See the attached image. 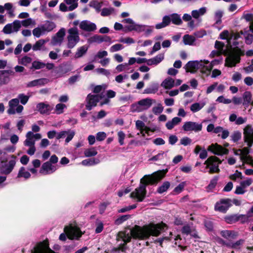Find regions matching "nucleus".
<instances>
[{
  "label": "nucleus",
  "mask_w": 253,
  "mask_h": 253,
  "mask_svg": "<svg viewBox=\"0 0 253 253\" xmlns=\"http://www.w3.org/2000/svg\"><path fill=\"white\" fill-rule=\"evenodd\" d=\"M166 224L162 223H150L143 226L136 225L135 227L130 231V233H126L124 232H120L118 234V240H122L125 244L130 241L131 237L142 240L148 239L151 236H159Z\"/></svg>",
  "instance_id": "nucleus-1"
},
{
  "label": "nucleus",
  "mask_w": 253,
  "mask_h": 253,
  "mask_svg": "<svg viewBox=\"0 0 253 253\" xmlns=\"http://www.w3.org/2000/svg\"><path fill=\"white\" fill-rule=\"evenodd\" d=\"M164 176L161 171H158L150 175H145L140 180V184L138 188L131 192L130 196L132 198H136L138 202H141L145 197L146 186L149 184H154L160 180Z\"/></svg>",
  "instance_id": "nucleus-2"
},
{
  "label": "nucleus",
  "mask_w": 253,
  "mask_h": 253,
  "mask_svg": "<svg viewBox=\"0 0 253 253\" xmlns=\"http://www.w3.org/2000/svg\"><path fill=\"white\" fill-rule=\"evenodd\" d=\"M29 99V96L23 93L18 94L17 98L12 99L9 101L7 113L9 115H14L16 113H21L23 111L24 107L23 106L19 105V102L22 104L25 105Z\"/></svg>",
  "instance_id": "nucleus-3"
},
{
  "label": "nucleus",
  "mask_w": 253,
  "mask_h": 253,
  "mask_svg": "<svg viewBox=\"0 0 253 253\" xmlns=\"http://www.w3.org/2000/svg\"><path fill=\"white\" fill-rule=\"evenodd\" d=\"M171 22L174 25H180L182 23V20L180 15L176 13L165 15L163 17L162 22L157 24L155 28L157 29L165 28L169 25Z\"/></svg>",
  "instance_id": "nucleus-4"
},
{
  "label": "nucleus",
  "mask_w": 253,
  "mask_h": 253,
  "mask_svg": "<svg viewBox=\"0 0 253 253\" xmlns=\"http://www.w3.org/2000/svg\"><path fill=\"white\" fill-rule=\"evenodd\" d=\"M8 159L6 162L0 160V173L3 175L9 174L15 167L17 160L16 156L11 155L9 156Z\"/></svg>",
  "instance_id": "nucleus-5"
},
{
  "label": "nucleus",
  "mask_w": 253,
  "mask_h": 253,
  "mask_svg": "<svg viewBox=\"0 0 253 253\" xmlns=\"http://www.w3.org/2000/svg\"><path fill=\"white\" fill-rule=\"evenodd\" d=\"M244 54V52L241 49L238 47L233 48L225 59V66L228 67L235 66L237 63L240 62V56Z\"/></svg>",
  "instance_id": "nucleus-6"
},
{
  "label": "nucleus",
  "mask_w": 253,
  "mask_h": 253,
  "mask_svg": "<svg viewBox=\"0 0 253 253\" xmlns=\"http://www.w3.org/2000/svg\"><path fill=\"white\" fill-rule=\"evenodd\" d=\"M65 233H61L59 237L60 240L66 241L67 237L71 240L79 239L82 236V233L80 230L76 227L72 226H65L64 229Z\"/></svg>",
  "instance_id": "nucleus-7"
},
{
  "label": "nucleus",
  "mask_w": 253,
  "mask_h": 253,
  "mask_svg": "<svg viewBox=\"0 0 253 253\" xmlns=\"http://www.w3.org/2000/svg\"><path fill=\"white\" fill-rule=\"evenodd\" d=\"M55 27L56 25L53 22L47 20L43 24L35 28L33 30V34L35 37L39 38L41 36L52 31Z\"/></svg>",
  "instance_id": "nucleus-8"
},
{
  "label": "nucleus",
  "mask_w": 253,
  "mask_h": 253,
  "mask_svg": "<svg viewBox=\"0 0 253 253\" xmlns=\"http://www.w3.org/2000/svg\"><path fill=\"white\" fill-rule=\"evenodd\" d=\"M155 102V100L150 98L142 99L137 103L132 104L131 109L134 112H141L148 110Z\"/></svg>",
  "instance_id": "nucleus-9"
},
{
  "label": "nucleus",
  "mask_w": 253,
  "mask_h": 253,
  "mask_svg": "<svg viewBox=\"0 0 253 253\" xmlns=\"http://www.w3.org/2000/svg\"><path fill=\"white\" fill-rule=\"evenodd\" d=\"M68 35L67 37V47L72 49L80 42V38L78 29L76 27L70 28L68 30Z\"/></svg>",
  "instance_id": "nucleus-10"
},
{
  "label": "nucleus",
  "mask_w": 253,
  "mask_h": 253,
  "mask_svg": "<svg viewBox=\"0 0 253 253\" xmlns=\"http://www.w3.org/2000/svg\"><path fill=\"white\" fill-rule=\"evenodd\" d=\"M222 163V161L215 156L209 157L205 162L206 165V169H209L208 172L211 173H219L220 169L219 166Z\"/></svg>",
  "instance_id": "nucleus-11"
},
{
  "label": "nucleus",
  "mask_w": 253,
  "mask_h": 253,
  "mask_svg": "<svg viewBox=\"0 0 253 253\" xmlns=\"http://www.w3.org/2000/svg\"><path fill=\"white\" fill-rule=\"evenodd\" d=\"M209 61L207 60L200 61H190L185 65V68L187 72L194 73L197 69H200L203 72L206 73L205 71V64H208Z\"/></svg>",
  "instance_id": "nucleus-12"
},
{
  "label": "nucleus",
  "mask_w": 253,
  "mask_h": 253,
  "mask_svg": "<svg viewBox=\"0 0 253 253\" xmlns=\"http://www.w3.org/2000/svg\"><path fill=\"white\" fill-rule=\"evenodd\" d=\"M104 96L103 93L96 95L88 94L86 98V109L89 111L91 110L93 107L96 106L97 102L103 98Z\"/></svg>",
  "instance_id": "nucleus-13"
},
{
  "label": "nucleus",
  "mask_w": 253,
  "mask_h": 253,
  "mask_svg": "<svg viewBox=\"0 0 253 253\" xmlns=\"http://www.w3.org/2000/svg\"><path fill=\"white\" fill-rule=\"evenodd\" d=\"M244 140L248 146L251 147L253 144V127L247 125L243 129Z\"/></svg>",
  "instance_id": "nucleus-14"
},
{
  "label": "nucleus",
  "mask_w": 253,
  "mask_h": 253,
  "mask_svg": "<svg viewBox=\"0 0 253 253\" xmlns=\"http://www.w3.org/2000/svg\"><path fill=\"white\" fill-rule=\"evenodd\" d=\"M20 29L19 20H15L12 23L7 24L3 27L2 32L5 34L17 33Z\"/></svg>",
  "instance_id": "nucleus-15"
},
{
  "label": "nucleus",
  "mask_w": 253,
  "mask_h": 253,
  "mask_svg": "<svg viewBox=\"0 0 253 253\" xmlns=\"http://www.w3.org/2000/svg\"><path fill=\"white\" fill-rule=\"evenodd\" d=\"M182 129L186 132L194 131L198 132L202 129V124L195 122L188 121L184 123Z\"/></svg>",
  "instance_id": "nucleus-16"
},
{
  "label": "nucleus",
  "mask_w": 253,
  "mask_h": 253,
  "mask_svg": "<svg viewBox=\"0 0 253 253\" xmlns=\"http://www.w3.org/2000/svg\"><path fill=\"white\" fill-rule=\"evenodd\" d=\"M26 139L24 141V145L26 146L35 145L36 140H39L42 138L40 133L34 134L32 131H29L26 134Z\"/></svg>",
  "instance_id": "nucleus-17"
},
{
  "label": "nucleus",
  "mask_w": 253,
  "mask_h": 253,
  "mask_svg": "<svg viewBox=\"0 0 253 253\" xmlns=\"http://www.w3.org/2000/svg\"><path fill=\"white\" fill-rule=\"evenodd\" d=\"M208 151L211 152L214 155L222 156L228 153V150L223 148L217 143L211 144L208 147Z\"/></svg>",
  "instance_id": "nucleus-18"
},
{
  "label": "nucleus",
  "mask_w": 253,
  "mask_h": 253,
  "mask_svg": "<svg viewBox=\"0 0 253 253\" xmlns=\"http://www.w3.org/2000/svg\"><path fill=\"white\" fill-rule=\"evenodd\" d=\"M65 36V29L61 28L56 34L52 37L51 44L53 46L60 45L64 40Z\"/></svg>",
  "instance_id": "nucleus-19"
},
{
  "label": "nucleus",
  "mask_w": 253,
  "mask_h": 253,
  "mask_svg": "<svg viewBox=\"0 0 253 253\" xmlns=\"http://www.w3.org/2000/svg\"><path fill=\"white\" fill-rule=\"evenodd\" d=\"M231 200L229 199H222L215 205V210L221 212H225L231 206Z\"/></svg>",
  "instance_id": "nucleus-20"
},
{
  "label": "nucleus",
  "mask_w": 253,
  "mask_h": 253,
  "mask_svg": "<svg viewBox=\"0 0 253 253\" xmlns=\"http://www.w3.org/2000/svg\"><path fill=\"white\" fill-rule=\"evenodd\" d=\"M14 72L11 70H0V85L8 84L10 81V76H13Z\"/></svg>",
  "instance_id": "nucleus-21"
},
{
  "label": "nucleus",
  "mask_w": 253,
  "mask_h": 253,
  "mask_svg": "<svg viewBox=\"0 0 253 253\" xmlns=\"http://www.w3.org/2000/svg\"><path fill=\"white\" fill-rule=\"evenodd\" d=\"M75 134V132L73 130L67 129L66 130H62L57 133L56 139H60L67 137L65 139V142L68 143L73 139Z\"/></svg>",
  "instance_id": "nucleus-22"
},
{
  "label": "nucleus",
  "mask_w": 253,
  "mask_h": 253,
  "mask_svg": "<svg viewBox=\"0 0 253 253\" xmlns=\"http://www.w3.org/2000/svg\"><path fill=\"white\" fill-rule=\"evenodd\" d=\"M57 169L56 166L52 165L50 162L43 163L40 170V172L43 175L51 174Z\"/></svg>",
  "instance_id": "nucleus-23"
},
{
  "label": "nucleus",
  "mask_w": 253,
  "mask_h": 253,
  "mask_svg": "<svg viewBox=\"0 0 253 253\" xmlns=\"http://www.w3.org/2000/svg\"><path fill=\"white\" fill-rule=\"evenodd\" d=\"M80 28L85 31L92 32L96 29V26L95 23L90 21L84 20L81 22Z\"/></svg>",
  "instance_id": "nucleus-24"
},
{
  "label": "nucleus",
  "mask_w": 253,
  "mask_h": 253,
  "mask_svg": "<svg viewBox=\"0 0 253 253\" xmlns=\"http://www.w3.org/2000/svg\"><path fill=\"white\" fill-rule=\"evenodd\" d=\"M207 11L206 7H202L198 9L193 10L191 11L192 17L198 22L202 21L201 17L205 15Z\"/></svg>",
  "instance_id": "nucleus-25"
},
{
  "label": "nucleus",
  "mask_w": 253,
  "mask_h": 253,
  "mask_svg": "<svg viewBox=\"0 0 253 253\" xmlns=\"http://www.w3.org/2000/svg\"><path fill=\"white\" fill-rule=\"evenodd\" d=\"M243 34L246 43L248 44H251L253 42V22L251 24L249 30L245 31Z\"/></svg>",
  "instance_id": "nucleus-26"
},
{
  "label": "nucleus",
  "mask_w": 253,
  "mask_h": 253,
  "mask_svg": "<svg viewBox=\"0 0 253 253\" xmlns=\"http://www.w3.org/2000/svg\"><path fill=\"white\" fill-rule=\"evenodd\" d=\"M164 54L163 53H161L151 59H148L147 61V64L149 66H156L161 62L164 60Z\"/></svg>",
  "instance_id": "nucleus-27"
},
{
  "label": "nucleus",
  "mask_w": 253,
  "mask_h": 253,
  "mask_svg": "<svg viewBox=\"0 0 253 253\" xmlns=\"http://www.w3.org/2000/svg\"><path fill=\"white\" fill-rule=\"evenodd\" d=\"M138 33L144 32L146 34L149 35L152 31V28L150 26L144 25L137 24L136 23L134 30Z\"/></svg>",
  "instance_id": "nucleus-28"
},
{
  "label": "nucleus",
  "mask_w": 253,
  "mask_h": 253,
  "mask_svg": "<svg viewBox=\"0 0 253 253\" xmlns=\"http://www.w3.org/2000/svg\"><path fill=\"white\" fill-rule=\"evenodd\" d=\"M161 86L165 89H170L175 86V81L170 77H168L163 81Z\"/></svg>",
  "instance_id": "nucleus-29"
},
{
  "label": "nucleus",
  "mask_w": 253,
  "mask_h": 253,
  "mask_svg": "<svg viewBox=\"0 0 253 253\" xmlns=\"http://www.w3.org/2000/svg\"><path fill=\"white\" fill-rule=\"evenodd\" d=\"M36 107L37 109L42 114H47L52 109V107L48 104L42 102L38 103Z\"/></svg>",
  "instance_id": "nucleus-30"
},
{
  "label": "nucleus",
  "mask_w": 253,
  "mask_h": 253,
  "mask_svg": "<svg viewBox=\"0 0 253 253\" xmlns=\"http://www.w3.org/2000/svg\"><path fill=\"white\" fill-rule=\"evenodd\" d=\"M87 50L88 46L86 45H83L78 47L75 53L74 58L78 59L82 57L86 53Z\"/></svg>",
  "instance_id": "nucleus-31"
},
{
  "label": "nucleus",
  "mask_w": 253,
  "mask_h": 253,
  "mask_svg": "<svg viewBox=\"0 0 253 253\" xmlns=\"http://www.w3.org/2000/svg\"><path fill=\"white\" fill-rule=\"evenodd\" d=\"M46 83L47 80L46 79H39L29 82L27 84V86L31 87L36 86H41L45 84Z\"/></svg>",
  "instance_id": "nucleus-32"
},
{
  "label": "nucleus",
  "mask_w": 253,
  "mask_h": 253,
  "mask_svg": "<svg viewBox=\"0 0 253 253\" xmlns=\"http://www.w3.org/2000/svg\"><path fill=\"white\" fill-rule=\"evenodd\" d=\"M252 94L250 91H246L243 95V104L245 108H247L250 104L252 103Z\"/></svg>",
  "instance_id": "nucleus-33"
},
{
  "label": "nucleus",
  "mask_w": 253,
  "mask_h": 253,
  "mask_svg": "<svg viewBox=\"0 0 253 253\" xmlns=\"http://www.w3.org/2000/svg\"><path fill=\"white\" fill-rule=\"evenodd\" d=\"M181 119L178 117H174L171 120L168 121L166 126L168 129H172L175 126L178 125L181 122Z\"/></svg>",
  "instance_id": "nucleus-34"
},
{
  "label": "nucleus",
  "mask_w": 253,
  "mask_h": 253,
  "mask_svg": "<svg viewBox=\"0 0 253 253\" xmlns=\"http://www.w3.org/2000/svg\"><path fill=\"white\" fill-rule=\"evenodd\" d=\"M19 24L20 28L22 26L24 27H33L35 25L36 21L31 18H28L25 20H19Z\"/></svg>",
  "instance_id": "nucleus-35"
},
{
  "label": "nucleus",
  "mask_w": 253,
  "mask_h": 253,
  "mask_svg": "<svg viewBox=\"0 0 253 253\" xmlns=\"http://www.w3.org/2000/svg\"><path fill=\"white\" fill-rule=\"evenodd\" d=\"M158 84L153 83L144 90L143 93L145 94H154L158 90Z\"/></svg>",
  "instance_id": "nucleus-36"
},
{
  "label": "nucleus",
  "mask_w": 253,
  "mask_h": 253,
  "mask_svg": "<svg viewBox=\"0 0 253 253\" xmlns=\"http://www.w3.org/2000/svg\"><path fill=\"white\" fill-rule=\"evenodd\" d=\"M18 62L25 66H27L29 64L32 63V58L28 55H25L21 57H18Z\"/></svg>",
  "instance_id": "nucleus-37"
},
{
  "label": "nucleus",
  "mask_w": 253,
  "mask_h": 253,
  "mask_svg": "<svg viewBox=\"0 0 253 253\" xmlns=\"http://www.w3.org/2000/svg\"><path fill=\"white\" fill-rule=\"evenodd\" d=\"M122 22L126 23L128 25L125 26V28L128 31H132L134 30L136 23L131 18H126L122 20Z\"/></svg>",
  "instance_id": "nucleus-38"
},
{
  "label": "nucleus",
  "mask_w": 253,
  "mask_h": 253,
  "mask_svg": "<svg viewBox=\"0 0 253 253\" xmlns=\"http://www.w3.org/2000/svg\"><path fill=\"white\" fill-rule=\"evenodd\" d=\"M100 161L97 158H89L83 160L82 162V164L85 166H91L99 163Z\"/></svg>",
  "instance_id": "nucleus-39"
},
{
  "label": "nucleus",
  "mask_w": 253,
  "mask_h": 253,
  "mask_svg": "<svg viewBox=\"0 0 253 253\" xmlns=\"http://www.w3.org/2000/svg\"><path fill=\"white\" fill-rule=\"evenodd\" d=\"M220 235L226 239H234L237 236L236 233L230 230H222L220 232Z\"/></svg>",
  "instance_id": "nucleus-40"
},
{
  "label": "nucleus",
  "mask_w": 253,
  "mask_h": 253,
  "mask_svg": "<svg viewBox=\"0 0 253 253\" xmlns=\"http://www.w3.org/2000/svg\"><path fill=\"white\" fill-rule=\"evenodd\" d=\"M222 58L220 59H214L212 60L211 63H209L208 64H205V71L209 72H211L213 67L215 65H218L221 63Z\"/></svg>",
  "instance_id": "nucleus-41"
},
{
  "label": "nucleus",
  "mask_w": 253,
  "mask_h": 253,
  "mask_svg": "<svg viewBox=\"0 0 253 253\" xmlns=\"http://www.w3.org/2000/svg\"><path fill=\"white\" fill-rule=\"evenodd\" d=\"M45 66V63L40 60H35L32 62L30 69L32 70H39L44 68Z\"/></svg>",
  "instance_id": "nucleus-42"
},
{
  "label": "nucleus",
  "mask_w": 253,
  "mask_h": 253,
  "mask_svg": "<svg viewBox=\"0 0 253 253\" xmlns=\"http://www.w3.org/2000/svg\"><path fill=\"white\" fill-rule=\"evenodd\" d=\"M205 105V103L196 102L192 104L190 106V110L193 113H196L201 110Z\"/></svg>",
  "instance_id": "nucleus-43"
},
{
  "label": "nucleus",
  "mask_w": 253,
  "mask_h": 253,
  "mask_svg": "<svg viewBox=\"0 0 253 253\" xmlns=\"http://www.w3.org/2000/svg\"><path fill=\"white\" fill-rule=\"evenodd\" d=\"M220 38L222 40H227V42L228 46H231V36L229 32L227 30H224L220 34Z\"/></svg>",
  "instance_id": "nucleus-44"
},
{
  "label": "nucleus",
  "mask_w": 253,
  "mask_h": 253,
  "mask_svg": "<svg viewBox=\"0 0 253 253\" xmlns=\"http://www.w3.org/2000/svg\"><path fill=\"white\" fill-rule=\"evenodd\" d=\"M46 41L44 40H40L37 41L32 46L34 51L41 50L44 46Z\"/></svg>",
  "instance_id": "nucleus-45"
},
{
  "label": "nucleus",
  "mask_w": 253,
  "mask_h": 253,
  "mask_svg": "<svg viewBox=\"0 0 253 253\" xmlns=\"http://www.w3.org/2000/svg\"><path fill=\"white\" fill-rule=\"evenodd\" d=\"M30 173L26 170L24 167H22L20 169L17 175L18 177H24L27 179L30 178Z\"/></svg>",
  "instance_id": "nucleus-46"
},
{
  "label": "nucleus",
  "mask_w": 253,
  "mask_h": 253,
  "mask_svg": "<svg viewBox=\"0 0 253 253\" xmlns=\"http://www.w3.org/2000/svg\"><path fill=\"white\" fill-rule=\"evenodd\" d=\"M183 41L185 44L192 45L195 42V38L193 36L186 35L184 36Z\"/></svg>",
  "instance_id": "nucleus-47"
},
{
  "label": "nucleus",
  "mask_w": 253,
  "mask_h": 253,
  "mask_svg": "<svg viewBox=\"0 0 253 253\" xmlns=\"http://www.w3.org/2000/svg\"><path fill=\"white\" fill-rule=\"evenodd\" d=\"M131 217L130 214L123 215L118 217L115 221L116 225H120L125 221H126Z\"/></svg>",
  "instance_id": "nucleus-48"
},
{
  "label": "nucleus",
  "mask_w": 253,
  "mask_h": 253,
  "mask_svg": "<svg viewBox=\"0 0 253 253\" xmlns=\"http://www.w3.org/2000/svg\"><path fill=\"white\" fill-rule=\"evenodd\" d=\"M113 7L103 8L102 9L100 14L102 16H108L115 13Z\"/></svg>",
  "instance_id": "nucleus-49"
},
{
  "label": "nucleus",
  "mask_w": 253,
  "mask_h": 253,
  "mask_svg": "<svg viewBox=\"0 0 253 253\" xmlns=\"http://www.w3.org/2000/svg\"><path fill=\"white\" fill-rule=\"evenodd\" d=\"M223 15V11L221 10H218L215 12L214 13V20L215 21V24H221V18Z\"/></svg>",
  "instance_id": "nucleus-50"
},
{
  "label": "nucleus",
  "mask_w": 253,
  "mask_h": 253,
  "mask_svg": "<svg viewBox=\"0 0 253 253\" xmlns=\"http://www.w3.org/2000/svg\"><path fill=\"white\" fill-rule=\"evenodd\" d=\"M97 152L96 149L94 147H91L89 149H86L84 151V154L86 157H90L96 155Z\"/></svg>",
  "instance_id": "nucleus-51"
},
{
  "label": "nucleus",
  "mask_w": 253,
  "mask_h": 253,
  "mask_svg": "<svg viewBox=\"0 0 253 253\" xmlns=\"http://www.w3.org/2000/svg\"><path fill=\"white\" fill-rule=\"evenodd\" d=\"M239 151L241 154L240 157L241 160H247L248 158H250V156L248 155L249 154V149L247 147H244L242 149H239Z\"/></svg>",
  "instance_id": "nucleus-52"
},
{
  "label": "nucleus",
  "mask_w": 253,
  "mask_h": 253,
  "mask_svg": "<svg viewBox=\"0 0 253 253\" xmlns=\"http://www.w3.org/2000/svg\"><path fill=\"white\" fill-rule=\"evenodd\" d=\"M78 0H64L66 3L69 5V10H73L78 7Z\"/></svg>",
  "instance_id": "nucleus-53"
},
{
  "label": "nucleus",
  "mask_w": 253,
  "mask_h": 253,
  "mask_svg": "<svg viewBox=\"0 0 253 253\" xmlns=\"http://www.w3.org/2000/svg\"><path fill=\"white\" fill-rule=\"evenodd\" d=\"M218 180V176H214L210 181L209 184L207 186V189L208 190H211L216 186L217 181Z\"/></svg>",
  "instance_id": "nucleus-54"
},
{
  "label": "nucleus",
  "mask_w": 253,
  "mask_h": 253,
  "mask_svg": "<svg viewBox=\"0 0 253 253\" xmlns=\"http://www.w3.org/2000/svg\"><path fill=\"white\" fill-rule=\"evenodd\" d=\"M170 186V183L168 181H166L163 183V184L160 186L157 190L158 193L160 194H162L166 191L169 189Z\"/></svg>",
  "instance_id": "nucleus-55"
},
{
  "label": "nucleus",
  "mask_w": 253,
  "mask_h": 253,
  "mask_svg": "<svg viewBox=\"0 0 253 253\" xmlns=\"http://www.w3.org/2000/svg\"><path fill=\"white\" fill-rule=\"evenodd\" d=\"M242 137V133L239 131H234L230 136L231 139L234 142H236L239 140Z\"/></svg>",
  "instance_id": "nucleus-56"
},
{
  "label": "nucleus",
  "mask_w": 253,
  "mask_h": 253,
  "mask_svg": "<svg viewBox=\"0 0 253 253\" xmlns=\"http://www.w3.org/2000/svg\"><path fill=\"white\" fill-rule=\"evenodd\" d=\"M103 5V3L102 2H99L97 1H93L90 4V6L93 7L98 13L101 11V7Z\"/></svg>",
  "instance_id": "nucleus-57"
},
{
  "label": "nucleus",
  "mask_w": 253,
  "mask_h": 253,
  "mask_svg": "<svg viewBox=\"0 0 253 253\" xmlns=\"http://www.w3.org/2000/svg\"><path fill=\"white\" fill-rule=\"evenodd\" d=\"M67 106L62 103H58L55 106V111L57 114H61L63 113L64 109L66 108Z\"/></svg>",
  "instance_id": "nucleus-58"
},
{
  "label": "nucleus",
  "mask_w": 253,
  "mask_h": 253,
  "mask_svg": "<svg viewBox=\"0 0 253 253\" xmlns=\"http://www.w3.org/2000/svg\"><path fill=\"white\" fill-rule=\"evenodd\" d=\"M137 207L136 204H133L130 206H126L118 210L119 213H124L128 211L134 209Z\"/></svg>",
  "instance_id": "nucleus-59"
},
{
  "label": "nucleus",
  "mask_w": 253,
  "mask_h": 253,
  "mask_svg": "<svg viewBox=\"0 0 253 253\" xmlns=\"http://www.w3.org/2000/svg\"><path fill=\"white\" fill-rule=\"evenodd\" d=\"M164 110V107L162 106L161 103L157 104L156 106H155L152 109L153 113L155 115L161 114Z\"/></svg>",
  "instance_id": "nucleus-60"
},
{
  "label": "nucleus",
  "mask_w": 253,
  "mask_h": 253,
  "mask_svg": "<svg viewBox=\"0 0 253 253\" xmlns=\"http://www.w3.org/2000/svg\"><path fill=\"white\" fill-rule=\"evenodd\" d=\"M135 125L136 128L140 130V133H142L143 129L146 127L144 123L140 120H137L136 121Z\"/></svg>",
  "instance_id": "nucleus-61"
},
{
  "label": "nucleus",
  "mask_w": 253,
  "mask_h": 253,
  "mask_svg": "<svg viewBox=\"0 0 253 253\" xmlns=\"http://www.w3.org/2000/svg\"><path fill=\"white\" fill-rule=\"evenodd\" d=\"M124 46L120 43L115 44L112 45L110 48V51L111 52H114L119 50H121L124 48Z\"/></svg>",
  "instance_id": "nucleus-62"
},
{
  "label": "nucleus",
  "mask_w": 253,
  "mask_h": 253,
  "mask_svg": "<svg viewBox=\"0 0 253 253\" xmlns=\"http://www.w3.org/2000/svg\"><path fill=\"white\" fill-rule=\"evenodd\" d=\"M186 182H181L174 189L173 191L177 194L181 193L183 191Z\"/></svg>",
  "instance_id": "nucleus-63"
},
{
  "label": "nucleus",
  "mask_w": 253,
  "mask_h": 253,
  "mask_svg": "<svg viewBox=\"0 0 253 253\" xmlns=\"http://www.w3.org/2000/svg\"><path fill=\"white\" fill-rule=\"evenodd\" d=\"M118 141L120 145H123L124 144V139L126 137L125 133L122 131H120L118 132Z\"/></svg>",
  "instance_id": "nucleus-64"
}]
</instances>
